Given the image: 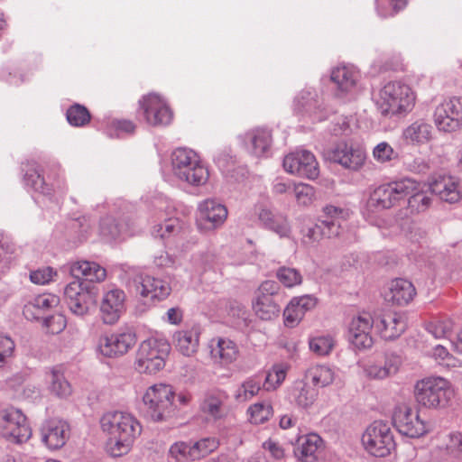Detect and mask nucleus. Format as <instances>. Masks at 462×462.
Masks as SVG:
<instances>
[{"mask_svg":"<svg viewBox=\"0 0 462 462\" xmlns=\"http://www.w3.org/2000/svg\"><path fill=\"white\" fill-rule=\"evenodd\" d=\"M100 427L107 436V450L113 457L127 454L142 432V426L134 415L119 411L103 414Z\"/></svg>","mask_w":462,"mask_h":462,"instance_id":"obj_1","label":"nucleus"},{"mask_svg":"<svg viewBox=\"0 0 462 462\" xmlns=\"http://www.w3.org/2000/svg\"><path fill=\"white\" fill-rule=\"evenodd\" d=\"M414 102V93L408 85L400 81H392L385 84L380 90L375 105L383 116L393 117L409 113Z\"/></svg>","mask_w":462,"mask_h":462,"instance_id":"obj_2","label":"nucleus"},{"mask_svg":"<svg viewBox=\"0 0 462 462\" xmlns=\"http://www.w3.org/2000/svg\"><path fill=\"white\" fill-rule=\"evenodd\" d=\"M414 393L420 406L434 410L448 407L455 395L451 383L439 376L427 377L418 381Z\"/></svg>","mask_w":462,"mask_h":462,"instance_id":"obj_3","label":"nucleus"},{"mask_svg":"<svg viewBox=\"0 0 462 462\" xmlns=\"http://www.w3.org/2000/svg\"><path fill=\"white\" fill-rule=\"evenodd\" d=\"M171 166L174 176L192 186L207 183L209 172L201 162L199 156L190 149L177 148L171 154Z\"/></svg>","mask_w":462,"mask_h":462,"instance_id":"obj_4","label":"nucleus"},{"mask_svg":"<svg viewBox=\"0 0 462 462\" xmlns=\"http://www.w3.org/2000/svg\"><path fill=\"white\" fill-rule=\"evenodd\" d=\"M324 219L319 220L315 225L301 231L302 242L312 245L322 238L337 237L341 232V222L349 217L348 209L327 205L323 208Z\"/></svg>","mask_w":462,"mask_h":462,"instance_id":"obj_5","label":"nucleus"},{"mask_svg":"<svg viewBox=\"0 0 462 462\" xmlns=\"http://www.w3.org/2000/svg\"><path fill=\"white\" fill-rule=\"evenodd\" d=\"M174 398L175 393L168 384L159 383L150 386L143 397L147 416L153 421L167 420L177 408Z\"/></svg>","mask_w":462,"mask_h":462,"instance_id":"obj_6","label":"nucleus"},{"mask_svg":"<svg viewBox=\"0 0 462 462\" xmlns=\"http://www.w3.org/2000/svg\"><path fill=\"white\" fill-rule=\"evenodd\" d=\"M170 350V344L163 338L151 337L143 341L136 353L135 369L139 373H157L164 367Z\"/></svg>","mask_w":462,"mask_h":462,"instance_id":"obj_7","label":"nucleus"},{"mask_svg":"<svg viewBox=\"0 0 462 462\" xmlns=\"http://www.w3.org/2000/svg\"><path fill=\"white\" fill-rule=\"evenodd\" d=\"M414 189L415 182L411 179L381 185L371 192L367 207L374 211L390 208L408 197Z\"/></svg>","mask_w":462,"mask_h":462,"instance_id":"obj_8","label":"nucleus"},{"mask_svg":"<svg viewBox=\"0 0 462 462\" xmlns=\"http://www.w3.org/2000/svg\"><path fill=\"white\" fill-rule=\"evenodd\" d=\"M280 285L274 281L261 283L252 300L254 314L262 320H272L279 317L281 306Z\"/></svg>","mask_w":462,"mask_h":462,"instance_id":"obj_9","label":"nucleus"},{"mask_svg":"<svg viewBox=\"0 0 462 462\" xmlns=\"http://www.w3.org/2000/svg\"><path fill=\"white\" fill-rule=\"evenodd\" d=\"M362 443L371 455L378 457L388 456L395 448L393 431L388 423L375 420L362 436Z\"/></svg>","mask_w":462,"mask_h":462,"instance_id":"obj_10","label":"nucleus"},{"mask_svg":"<svg viewBox=\"0 0 462 462\" xmlns=\"http://www.w3.org/2000/svg\"><path fill=\"white\" fill-rule=\"evenodd\" d=\"M0 435L8 442L22 444L32 436L25 415L17 409L9 408L0 412Z\"/></svg>","mask_w":462,"mask_h":462,"instance_id":"obj_11","label":"nucleus"},{"mask_svg":"<svg viewBox=\"0 0 462 462\" xmlns=\"http://www.w3.org/2000/svg\"><path fill=\"white\" fill-rule=\"evenodd\" d=\"M433 121L439 132L456 133L462 129V97L443 100L434 110Z\"/></svg>","mask_w":462,"mask_h":462,"instance_id":"obj_12","label":"nucleus"},{"mask_svg":"<svg viewBox=\"0 0 462 462\" xmlns=\"http://www.w3.org/2000/svg\"><path fill=\"white\" fill-rule=\"evenodd\" d=\"M284 170L300 178L315 180L319 175V163L312 152L297 150L287 154L283 159Z\"/></svg>","mask_w":462,"mask_h":462,"instance_id":"obj_13","label":"nucleus"},{"mask_svg":"<svg viewBox=\"0 0 462 462\" xmlns=\"http://www.w3.org/2000/svg\"><path fill=\"white\" fill-rule=\"evenodd\" d=\"M328 159L350 171L360 170L366 160L365 148L353 142L338 143L328 152Z\"/></svg>","mask_w":462,"mask_h":462,"instance_id":"obj_14","label":"nucleus"},{"mask_svg":"<svg viewBox=\"0 0 462 462\" xmlns=\"http://www.w3.org/2000/svg\"><path fill=\"white\" fill-rule=\"evenodd\" d=\"M393 421L396 430L409 438H419L428 431L427 424L420 417L419 411L407 405L395 408Z\"/></svg>","mask_w":462,"mask_h":462,"instance_id":"obj_15","label":"nucleus"},{"mask_svg":"<svg viewBox=\"0 0 462 462\" xmlns=\"http://www.w3.org/2000/svg\"><path fill=\"white\" fill-rule=\"evenodd\" d=\"M136 335L129 329L119 330L100 337L98 348L107 357H116L126 354L136 343Z\"/></svg>","mask_w":462,"mask_h":462,"instance_id":"obj_16","label":"nucleus"},{"mask_svg":"<svg viewBox=\"0 0 462 462\" xmlns=\"http://www.w3.org/2000/svg\"><path fill=\"white\" fill-rule=\"evenodd\" d=\"M374 319L368 312H362L353 317L348 325L347 337L350 344L358 350L367 349L373 346L371 330Z\"/></svg>","mask_w":462,"mask_h":462,"instance_id":"obj_17","label":"nucleus"},{"mask_svg":"<svg viewBox=\"0 0 462 462\" xmlns=\"http://www.w3.org/2000/svg\"><path fill=\"white\" fill-rule=\"evenodd\" d=\"M146 122L154 126L167 125L172 119V112L166 102L156 94H149L139 101Z\"/></svg>","mask_w":462,"mask_h":462,"instance_id":"obj_18","label":"nucleus"},{"mask_svg":"<svg viewBox=\"0 0 462 462\" xmlns=\"http://www.w3.org/2000/svg\"><path fill=\"white\" fill-rule=\"evenodd\" d=\"M64 300L73 314L82 317L89 310L92 296L85 282L76 280L65 287Z\"/></svg>","mask_w":462,"mask_h":462,"instance_id":"obj_19","label":"nucleus"},{"mask_svg":"<svg viewBox=\"0 0 462 462\" xmlns=\"http://www.w3.org/2000/svg\"><path fill=\"white\" fill-rule=\"evenodd\" d=\"M125 293L123 290L113 287L106 291L101 300V319L106 324H115L125 310Z\"/></svg>","mask_w":462,"mask_h":462,"instance_id":"obj_20","label":"nucleus"},{"mask_svg":"<svg viewBox=\"0 0 462 462\" xmlns=\"http://www.w3.org/2000/svg\"><path fill=\"white\" fill-rule=\"evenodd\" d=\"M375 329L384 340H394L406 328L404 317L394 311H384L374 319Z\"/></svg>","mask_w":462,"mask_h":462,"instance_id":"obj_21","label":"nucleus"},{"mask_svg":"<svg viewBox=\"0 0 462 462\" xmlns=\"http://www.w3.org/2000/svg\"><path fill=\"white\" fill-rule=\"evenodd\" d=\"M69 424L62 420L51 419L46 420L41 428L42 441L50 449L62 448L69 439Z\"/></svg>","mask_w":462,"mask_h":462,"instance_id":"obj_22","label":"nucleus"},{"mask_svg":"<svg viewBox=\"0 0 462 462\" xmlns=\"http://www.w3.org/2000/svg\"><path fill=\"white\" fill-rule=\"evenodd\" d=\"M210 358L214 364L227 366L237 360V345L226 337H214L208 343Z\"/></svg>","mask_w":462,"mask_h":462,"instance_id":"obj_23","label":"nucleus"},{"mask_svg":"<svg viewBox=\"0 0 462 462\" xmlns=\"http://www.w3.org/2000/svg\"><path fill=\"white\" fill-rule=\"evenodd\" d=\"M246 150L256 157L266 156L270 152L273 136L267 128H254L240 136Z\"/></svg>","mask_w":462,"mask_h":462,"instance_id":"obj_24","label":"nucleus"},{"mask_svg":"<svg viewBox=\"0 0 462 462\" xmlns=\"http://www.w3.org/2000/svg\"><path fill=\"white\" fill-rule=\"evenodd\" d=\"M227 214L226 206L216 199H205L199 204L198 220L208 224V228L220 227L225 223Z\"/></svg>","mask_w":462,"mask_h":462,"instance_id":"obj_25","label":"nucleus"},{"mask_svg":"<svg viewBox=\"0 0 462 462\" xmlns=\"http://www.w3.org/2000/svg\"><path fill=\"white\" fill-rule=\"evenodd\" d=\"M402 137L406 143L421 146L434 138V128L426 119L420 118L402 130Z\"/></svg>","mask_w":462,"mask_h":462,"instance_id":"obj_26","label":"nucleus"},{"mask_svg":"<svg viewBox=\"0 0 462 462\" xmlns=\"http://www.w3.org/2000/svg\"><path fill=\"white\" fill-rule=\"evenodd\" d=\"M316 304L317 299L311 295L293 298L283 310L285 326L295 327L303 319L305 313L312 310Z\"/></svg>","mask_w":462,"mask_h":462,"instance_id":"obj_27","label":"nucleus"},{"mask_svg":"<svg viewBox=\"0 0 462 462\" xmlns=\"http://www.w3.org/2000/svg\"><path fill=\"white\" fill-rule=\"evenodd\" d=\"M322 444V439L315 433L300 436L294 444L293 454L299 462H316Z\"/></svg>","mask_w":462,"mask_h":462,"instance_id":"obj_28","label":"nucleus"},{"mask_svg":"<svg viewBox=\"0 0 462 462\" xmlns=\"http://www.w3.org/2000/svg\"><path fill=\"white\" fill-rule=\"evenodd\" d=\"M137 292L144 299L150 300H162L167 298L171 288L164 280L150 275L141 277V282L136 288Z\"/></svg>","mask_w":462,"mask_h":462,"instance_id":"obj_29","label":"nucleus"},{"mask_svg":"<svg viewBox=\"0 0 462 462\" xmlns=\"http://www.w3.org/2000/svg\"><path fill=\"white\" fill-rule=\"evenodd\" d=\"M295 109L298 112H306L313 121L325 119L328 113L318 99L317 93L311 89H303L295 99Z\"/></svg>","mask_w":462,"mask_h":462,"instance_id":"obj_30","label":"nucleus"},{"mask_svg":"<svg viewBox=\"0 0 462 462\" xmlns=\"http://www.w3.org/2000/svg\"><path fill=\"white\" fill-rule=\"evenodd\" d=\"M200 329L191 327L176 331L172 342L176 349L185 356H191L197 353L199 344Z\"/></svg>","mask_w":462,"mask_h":462,"instance_id":"obj_31","label":"nucleus"},{"mask_svg":"<svg viewBox=\"0 0 462 462\" xmlns=\"http://www.w3.org/2000/svg\"><path fill=\"white\" fill-rule=\"evenodd\" d=\"M69 273L75 278L83 277L86 282H100L106 277V271L95 262L76 261L69 263Z\"/></svg>","mask_w":462,"mask_h":462,"instance_id":"obj_32","label":"nucleus"},{"mask_svg":"<svg viewBox=\"0 0 462 462\" xmlns=\"http://www.w3.org/2000/svg\"><path fill=\"white\" fill-rule=\"evenodd\" d=\"M430 189L440 199L448 203H456L461 198L458 182L452 176H439L430 184Z\"/></svg>","mask_w":462,"mask_h":462,"instance_id":"obj_33","label":"nucleus"},{"mask_svg":"<svg viewBox=\"0 0 462 462\" xmlns=\"http://www.w3.org/2000/svg\"><path fill=\"white\" fill-rule=\"evenodd\" d=\"M46 379L49 391L56 397L65 399L72 393L71 384L65 377L61 365L51 367L46 374Z\"/></svg>","mask_w":462,"mask_h":462,"instance_id":"obj_34","label":"nucleus"},{"mask_svg":"<svg viewBox=\"0 0 462 462\" xmlns=\"http://www.w3.org/2000/svg\"><path fill=\"white\" fill-rule=\"evenodd\" d=\"M258 218L265 228L274 232L280 237L290 236L291 229L285 215L263 208L259 212Z\"/></svg>","mask_w":462,"mask_h":462,"instance_id":"obj_35","label":"nucleus"},{"mask_svg":"<svg viewBox=\"0 0 462 462\" xmlns=\"http://www.w3.org/2000/svg\"><path fill=\"white\" fill-rule=\"evenodd\" d=\"M416 290L413 284L405 279H395L391 282L386 293V299L398 305L408 304L415 296Z\"/></svg>","mask_w":462,"mask_h":462,"instance_id":"obj_36","label":"nucleus"},{"mask_svg":"<svg viewBox=\"0 0 462 462\" xmlns=\"http://www.w3.org/2000/svg\"><path fill=\"white\" fill-rule=\"evenodd\" d=\"M226 396L224 393H208L204 396L202 402H200V411L209 419L214 420H220L226 415Z\"/></svg>","mask_w":462,"mask_h":462,"instance_id":"obj_37","label":"nucleus"},{"mask_svg":"<svg viewBox=\"0 0 462 462\" xmlns=\"http://www.w3.org/2000/svg\"><path fill=\"white\" fill-rule=\"evenodd\" d=\"M330 78L341 92L347 93L356 87L359 73L354 67L342 66L335 68Z\"/></svg>","mask_w":462,"mask_h":462,"instance_id":"obj_38","label":"nucleus"},{"mask_svg":"<svg viewBox=\"0 0 462 462\" xmlns=\"http://www.w3.org/2000/svg\"><path fill=\"white\" fill-rule=\"evenodd\" d=\"M401 359L397 356H392L386 358L383 365L377 364H369L364 366L365 376L370 379H384L390 375L395 374L401 365Z\"/></svg>","mask_w":462,"mask_h":462,"instance_id":"obj_39","label":"nucleus"},{"mask_svg":"<svg viewBox=\"0 0 462 462\" xmlns=\"http://www.w3.org/2000/svg\"><path fill=\"white\" fill-rule=\"evenodd\" d=\"M317 397L314 388L303 382H296L291 392V400L300 408L310 407Z\"/></svg>","mask_w":462,"mask_h":462,"instance_id":"obj_40","label":"nucleus"},{"mask_svg":"<svg viewBox=\"0 0 462 462\" xmlns=\"http://www.w3.org/2000/svg\"><path fill=\"white\" fill-rule=\"evenodd\" d=\"M307 376L315 386L326 387L333 383L337 373L335 368L331 366L317 365L309 369Z\"/></svg>","mask_w":462,"mask_h":462,"instance_id":"obj_41","label":"nucleus"},{"mask_svg":"<svg viewBox=\"0 0 462 462\" xmlns=\"http://www.w3.org/2000/svg\"><path fill=\"white\" fill-rule=\"evenodd\" d=\"M132 233L127 226L119 224L112 217H104L100 222V234L106 239H117Z\"/></svg>","mask_w":462,"mask_h":462,"instance_id":"obj_42","label":"nucleus"},{"mask_svg":"<svg viewBox=\"0 0 462 462\" xmlns=\"http://www.w3.org/2000/svg\"><path fill=\"white\" fill-rule=\"evenodd\" d=\"M193 460L206 457L219 447V440L215 437H206L199 440H190Z\"/></svg>","mask_w":462,"mask_h":462,"instance_id":"obj_43","label":"nucleus"},{"mask_svg":"<svg viewBox=\"0 0 462 462\" xmlns=\"http://www.w3.org/2000/svg\"><path fill=\"white\" fill-rule=\"evenodd\" d=\"M260 389L261 380L257 376L248 377L236 390L235 399L238 402H247L257 395Z\"/></svg>","mask_w":462,"mask_h":462,"instance_id":"obj_44","label":"nucleus"},{"mask_svg":"<svg viewBox=\"0 0 462 462\" xmlns=\"http://www.w3.org/2000/svg\"><path fill=\"white\" fill-rule=\"evenodd\" d=\"M336 340L329 335H319L309 340L310 349L319 356H328L335 347Z\"/></svg>","mask_w":462,"mask_h":462,"instance_id":"obj_45","label":"nucleus"},{"mask_svg":"<svg viewBox=\"0 0 462 462\" xmlns=\"http://www.w3.org/2000/svg\"><path fill=\"white\" fill-rule=\"evenodd\" d=\"M181 229L180 222L178 218H167L163 223L155 225L152 234L154 237L166 239L176 236Z\"/></svg>","mask_w":462,"mask_h":462,"instance_id":"obj_46","label":"nucleus"},{"mask_svg":"<svg viewBox=\"0 0 462 462\" xmlns=\"http://www.w3.org/2000/svg\"><path fill=\"white\" fill-rule=\"evenodd\" d=\"M426 329L435 338H448L453 330V322L448 318L435 319L427 324Z\"/></svg>","mask_w":462,"mask_h":462,"instance_id":"obj_47","label":"nucleus"},{"mask_svg":"<svg viewBox=\"0 0 462 462\" xmlns=\"http://www.w3.org/2000/svg\"><path fill=\"white\" fill-rule=\"evenodd\" d=\"M68 122L73 126H83L90 121V113L82 105H72L66 113Z\"/></svg>","mask_w":462,"mask_h":462,"instance_id":"obj_48","label":"nucleus"},{"mask_svg":"<svg viewBox=\"0 0 462 462\" xmlns=\"http://www.w3.org/2000/svg\"><path fill=\"white\" fill-rule=\"evenodd\" d=\"M189 441H177L169 449V457L175 462L194 461Z\"/></svg>","mask_w":462,"mask_h":462,"instance_id":"obj_49","label":"nucleus"},{"mask_svg":"<svg viewBox=\"0 0 462 462\" xmlns=\"http://www.w3.org/2000/svg\"><path fill=\"white\" fill-rule=\"evenodd\" d=\"M250 421L254 424H263L273 415V407L269 403L257 402L248 408Z\"/></svg>","mask_w":462,"mask_h":462,"instance_id":"obj_50","label":"nucleus"},{"mask_svg":"<svg viewBox=\"0 0 462 462\" xmlns=\"http://www.w3.org/2000/svg\"><path fill=\"white\" fill-rule=\"evenodd\" d=\"M276 277L287 288L300 285L302 282V275L300 271L291 267H280L277 270Z\"/></svg>","mask_w":462,"mask_h":462,"instance_id":"obj_51","label":"nucleus"},{"mask_svg":"<svg viewBox=\"0 0 462 462\" xmlns=\"http://www.w3.org/2000/svg\"><path fill=\"white\" fill-rule=\"evenodd\" d=\"M24 181L27 186H30L35 191L46 195L51 193V189L45 183L44 178L37 169H31L26 171L24 175Z\"/></svg>","mask_w":462,"mask_h":462,"instance_id":"obj_52","label":"nucleus"},{"mask_svg":"<svg viewBox=\"0 0 462 462\" xmlns=\"http://www.w3.org/2000/svg\"><path fill=\"white\" fill-rule=\"evenodd\" d=\"M287 369L282 365H274L268 372L263 383V387L267 391L274 390L279 387L286 377Z\"/></svg>","mask_w":462,"mask_h":462,"instance_id":"obj_53","label":"nucleus"},{"mask_svg":"<svg viewBox=\"0 0 462 462\" xmlns=\"http://www.w3.org/2000/svg\"><path fill=\"white\" fill-rule=\"evenodd\" d=\"M373 158L378 163H387L398 157V153L387 142H381L373 149Z\"/></svg>","mask_w":462,"mask_h":462,"instance_id":"obj_54","label":"nucleus"},{"mask_svg":"<svg viewBox=\"0 0 462 462\" xmlns=\"http://www.w3.org/2000/svg\"><path fill=\"white\" fill-rule=\"evenodd\" d=\"M446 449L450 457L462 460V432L453 431L448 435Z\"/></svg>","mask_w":462,"mask_h":462,"instance_id":"obj_55","label":"nucleus"},{"mask_svg":"<svg viewBox=\"0 0 462 462\" xmlns=\"http://www.w3.org/2000/svg\"><path fill=\"white\" fill-rule=\"evenodd\" d=\"M292 190L298 204L308 206L312 203L315 191L310 185L304 183L293 184Z\"/></svg>","mask_w":462,"mask_h":462,"instance_id":"obj_56","label":"nucleus"},{"mask_svg":"<svg viewBox=\"0 0 462 462\" xmlns=\"http://www.w3.org/2000/svg\"><path fill=\"white\" fill-rule=\"evenodd\" d=\"M409 196L408 205L412 212H423L430 206L431 199L424 192L411 193Z\"/></svg>","mask_w":462,"mask_h":462,"instance_id":"obj_57","label":"nucleus"},{"mask_svg":"<svg viewBox=\"0 0 462 462\" xmlns=\"http://www.w3.org/2000/svg\"><path fill=\"white\" fill-rule=\"evenodd\" d=\"M32 300L33 301L34 306H36V310H39L42 314V312L58 306L60 298L54 294L44 293L36 296Z\"/></svg>","mask_w":462,"mask_h":462,"instance_id":"obj_58","label":"nucleus"},{"mask_svg":"<svg viewBox=\"0 0 462 462\" xmlns=\"http://www.w3.org/2000/svg\"><path fill=\"white\" fill-rule=\"evenodd\" d=\"M403 163L408 171L414 173H424L430 169L428 161L421 156H406L404 157Z\"/></svg>","mask_w":462,"mask_h":462,"instance_id":"obj_59","label":"nucleus"},{"mask_svg":"<svg viewBox=\"0 0 462 462\" xmlns=\"http://www.w3.org/2000/svg\"><path fill=\"white\" fill-rule=\"evenodd\" d=\"M43 325L51 334H59L66 328V319L60 313L53 314L43 319Z\"/></svg>","mask_w":462,"mask_h":462,"instance_id":"obj_60","label":"nucleus"},{"mask_svg":"<svg viewBox=\"0 0 462 462\" xmlns=\"http://www.w3.org/2000/svg\"><path fill=\"white\" fill-rule=\"evenodd\" d=\"M56 272L51 267H43L39 268L35 271L31 272L30 280L32 282L39 285H44L49 283L54 275H56Z\"/></svg>","mask_w":462,"mask_h":462,"instance_id":"obj_61","label":"nucleus"},{"mask_svg":"<svg viewBox=\"0 0 462 462\" xmlns=\"http://www.w3.org/2000/svg\"><path fill=\"white\" fill-rule=\"evenodd\" d=\"M14 346V342L11 337L0 335V367L4 365L7 358L12 356Z\"/></svg>","mask_w":462,"mask_h":462,"instance_id":"obj_62","label":"nucleus"},{"mask_svg":"<svg viewBox=\"0 0 462 462\" xmlns=\"http://www.w3.org/2000/svg\"><path fill=\"white\" fill-rule=\"evenodd\" d=\"M111 125L117 136L121 134H133L135 130V125L130 120H114Z\"/></svg>","mask_w":462,"mask_h":462,"instance_id":"obj_63","label":"nucleus"},{"mask_svg":"<svg viewBox=\"0 0 462 462\" xmlns=\"http://www.w3.org/2000/svg\"><path fill=\"white\" fill-rule=\"evenodd\" d=\"M153 262L156 266L165 268H174L177 263L176 258L167 252H162L159 255H156Z\"/></svg>","mask_w":462,"mask_h":462,"instance_id":"obj_64","label":"nucleus"}]
</instances>
